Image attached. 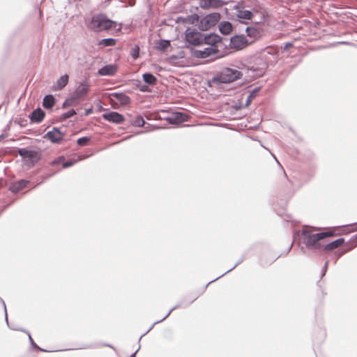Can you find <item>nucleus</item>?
<instances>
[{
    "instance_id": "obj_1",
    "label": "nucleus",
    "mask_w": 357,
    "mask_h": 357,
    "mask_svg": "<svg viewBox=\"0 0 357 357\" xmlns=\"http://www.w3.org/2000/svg\"><path fill=\"white\" fill-rule=\"evenodd\" d=\"M317 230H319V228L305 226L301 231L303 243L307 250L314 252H321L325 239L334 235V232L329 230L315 233Z\"/></svg>"
},
{
    "instance_id": "obj_2",
    "label": "nucleus",
    "mask_w": 357,
    "mask_h": 357,
    "mask_svg": "<svg viewBox=\"0 0 357 357\" xmlns=\"http://www.w3.org/2000/svg\"><path fill=\"white\" fill-rule=\"evenodd\" d=\"M89 26L95 31H102L116 29L119 30L121 29L120 24L108 19L104 15L94 16L91 20Z\"/></svg>"
},
{
    "instance_id": "obj_3",
    "label": "nucleus",
    "mask_w": 357,
    "mask_h": 357,
    "mask_svg": "<svg viewBox=\"0 0 357 357\" xmlns=\"http://www.w3.org/2000/svg\"><path fill=\"white\" fill-rule=\"evenodd\" d=\"M242 73L240 70L225 68L213 77L212 82L217 84H228L240 79Z\"/></svg>"
},
{
    "instance_id": "obj_4",
    "label": "nucleus",
    "mask_w": 357,
    "mask_h": 357,
    "mask_svg": "<svg viewBox=\"0 0 357 357\" xmlns=\"http://www.w3.org/2000/svg\"><path fill=\"white\" fill-rule=\"evenodd\" d=\"M220 19L218 13H213L202 17L199 22V28L202 31H206L215 26Z\"/></svg>"
},
{
    "instance_id": "obj_5",
    "label": "nucleus",
    "mask_w": 357,
    "mask_h": 357,
    "mask_svg": "<svg viewBox=\"0 0 357 357\" xmlns=\"http://www.w3.org/2000/svg\"><path fill=\"white\" fill-rule=\"evenodd\" d=\"M185 40L190 45H202V33L195 29L188 28L185 30Z\"/></svg>"
},
{
    "instance_id": "obj_6",
    "label": "nucleus",
    "mask_w": 357,
    "mask_h": 357,
    "mask_svg": "<svg viewBox=\"0 0 357 357\" xmlns=\"http://www.w3.org/2000/svg\"><path fill=\"white\" fill-rule=\"evenodd\" d=\"M63 137L64 133L58 128L54 127L43 136V138L50 140L53 144H60Z\"/></svg>"
},
{
    "instance_id": "obj_7",
    "label": "nucleus",
    "mask_w": 357,
    "mask_h": 357,
    "mask_svg": "<svg viewBox=\"0 0 357 357\" xmlns=\"http://www.w3.org/2000/svg\"><path fill=\"white\" fill-rule=\"evenodd\" d=\"M252 43V41L248 42L244 36L236 35L231 38L229 45L231 48L241 50Z\"/></svg>"
},
{
    "instance_id": "obj_8",
    "label": "nucleus",
    "mask_w": 357,
    "mask_h": 357,
    "mask_svg": "<svg viewBox=\"0 0 357 357\" xmlns=\"http://www.w3.org/2000/svg\"><path fill=\"white\" fill-rule=\"evenodd\" d=\"M221 43V37L216 33L203 34L202 33V44L210 45L209 47H216L218 49V44Z\"/></svg>"
},
{
    "instance_id": "obj_9",
    "label": "nucleus",
    "mask_w": 357,
    "mask_h": 357,
    "mask_svg": "<svg viewBox=\"0 0 357 357\" xmlns=\"http://www.w3.org/2000/svg\"><path fill=\"white\" fill-rule=\"evenodd\" d=\"M218 52L216 47H208L202 50H196L194 51V55L197 58L206 59L211 56H215Z\"/></svg>"
},
{
    "instance_id": "obj_10",
    "label": "nucleus",
    "mask_w": 357,
    "mask_h": 357,
    "mask_svg": "<svg viewBox=\"0 0 357 357\" xmlns=\"http://www.w3.org/2000/svg\"><path fill=\"white\" fill-rule=\"evenodd\" d=\"M90 84L87 79L82 82L76 88L73 96L78 100L84 96L89 91Z\"/></svg>"
},
{
    "instance_id": "obj_11",
    "label": "nucleus",
    "mask_w": 357,
    "mask_h": 357,
    "mask_svg": "<svg viewBox=\"0 0 357 357\" xmlns=\"http://www.w3.org/2000/svg\"><path fill=\"white\" fill-rule=\"evenodd\" d=\"M102 118L111 123L119 124L124 121V117L122 114L116 112H109L102 114Z\"/></svg>"
},
{
    "instance_id": "obj_12",
    "label": "nucleus",
    "mask_w": 357,
    "mask_h": 357,
    "mask_svg": "<svg viewBox=\"0 0 357 357\" xmlns=\"http://www.w3.org/2000/svg\"><path fill=\"white\" fill-rule=\"evenodd\" d=\"M223 4L222 0H199V6L202 8H220Z\"/></svg>"
},
{
    "instance_id": "obj_13",
    "label": "nucleus",
    "mask_w": 357,
    "mask_h": 357,
    "mask_svg": "<svg viewBox=\"0 0 357 357\" xmlns=\"http://www.w3.org/2000/svg\"><path fill=\"white\" fill-rule=\"evenodd\" d=\"M109 96L112 100L114 98L116 99L119 102L123 105H126L129 104L130 99V98L123 93H111L109 94Z\"/></svg>"
},
{
    "instance_id": "obj_14",
    "label": "nucleus",
    "mask_w": 357,
    "mask_h": 357,
    "mask_svg": "<svg viewBox=\"0 0 357 357\" xmlns=\"http://www.w3.org/2000/svg\"><path fill=\"white\" fill-rule=\"evenodd\" d=\"M116 71V66L107 65L100 68L98 71V73L102 76H112L114 75Z\"/></svg>"
},
{
    "instance_id": "obj_15",
    "label": "nucleus",
    "mask_w": 357,
    "mask_h": 357,
    "mask_svg": "<svg viewBox=\"0 0 357 357\" xmlns=\"http://www.w3.org/2000/svg\"><path fill=\"white\" fill-rule=\"evenodd\" d=\"M344 243V238H340L331 243H324L322 251H332L338 247L341 246Z\"/></svg>"
},
{
    "instance_id": "obj_16",
    "label": "nucleus",
    "mask_w": 357,
    "mask_h": 357,
    "mask_svg": "<svg viewBox=\"0 0 357 357\" xmlns=\"http://www.w3.org/2000/svg\"><path fill=\"white\" fill-rule=\"evenodd\" d=\"M45 117V112L40 109L38 108L33 111L30 115V119L32 122L40 123Z\"/></svg>"
},
{
    "instance_id": "obj_17",
    "label": "nucleus",
    "mask_w": 357,
    "mask_h": 357,
    "mask_svg": "<svg viewBox=\"0 0 357 357\" xmlns=\"http://www.w3.org/2000/svg\"><path fill=\"white\" fill-rule=\"evenodd\" d=\"M28 183H29V181L24 180V179L18 181L13 183L10 186V190L13 193H17L19 191H20L21 190H22L23 188H24L26 186V185L28 184Z\"/></svg>"
},
{
    "instance_id": "obj_18",
    "label": "nucleus",
    "mask_w": 357,
    "mask_h": 357,
    "mask_svg": "<svg viewBox=\"0 0 357 357\" xmlns=\"http://www.w3.org/2000/svg\"><path fill=\"white\" fill-rule=\"evenodd\" d=\"M68 75H63L60 77L59 79H57L56 84L54 85L53 88L55 91H59L63 89L68 82Z\"/></svg>"
},
{
    "instance_id": "obj_19",
    "label": "nucleus",
    "mask_w": 357,
    "mask_h": 357,
    "mask_svg": "<svg viewBox=\"0 0 357 357\" xmlns=\"http://www.w3.org/2000/svg\"><path fill=\"white\" fill-rule=\"evenodd\" d=\"M232 24L227 21L221 22L219 24V30L221 33L228 35L232 31Z\"/></svg>"
},
{
    "instance_id": "obj_20",
    "label": "nucleus",
    "mask_w": 357,
    "mask_h": 357,
    "mask_svg": "<svg viewBox=\"0 0 357 357\" xmlns=\"http://www.w3.org/2000/svg\"><path fill=\"white\" fill-rule=\"evenodd\" d=\"M20 156L24 158L33 159L37 157V152L32 150H28L26 149H20L18 151Z\"/></svg>"
},
{
    "instance_id": "obj_21",
    "label": "nucleus",
    "mask_w": 357,
    "mask_h": 357,
    "mask_svg": "<svg viewBox=\"0 0 357 357\" xmlns=\"http://www.w3.org/2000/svg\"><path fill=\"white\" fill-rule=\"evenodd\" d=\"M253 15L254 13L247 10H239L237 13V17L239 18L240 21L242 22H245L244 20H250Z\"/></svg>"
},
{
    "instance_id": "obj_22",
    "label": "nucleus",
    "mask_w": 357,
    "mask_h": 357,
    "mask_svg": "<svg viewBox=\"0 0 357 357\" xmlns=\"http://www.w3.org/2000/svg\"><path fill=\"white\" fill-rule=\"evenodd\" d=\"M245 32L247 33V36L252 39V42L255 39L259 37L260 32L259 31L252 26H247L245 29Z\"/></svg>"
},
{
    "instance_id": "obj_23",
    "label": "nucleus",
    "mask_w": 357,
    "mask_h": 357,
    "mask_svg": "<svg viewBox=\"0 0 357 357\" xmlns=\"http://www.w3.org/2000/svg\"><path fill=\"white\" fill-rule=\"evenodd\" d=\"M55 103V99L52 95H46L43 98V105L46 109H51Z\"/></svg>"
},
{
    "instance_id": "obj_24",
    "label": "nucleus",
    "mask_w": 357,
    "mask_h": 357,
    "mask_svg": "<svg viewBox=\"0 0 357 357\" xmlns=\"http://www.w3.org/2000/svg\"><path fill=\"white\" fill-rule=\"evenodd\" d=\"M142 78L143 81L149 85L153 86L157 82V78L153 75L149 73H146L143 74Z\"/></svg>"
},
{
    "instance_id": "obj_25",
    "label": "nucleus",
    "mask_w": 357,
    "mask_h": 357,
    "mask_svg": "<svg viewBox=\"0 0 357 357\" xmlns=\"http://www.w3.org/2000/svg\"><path fill=\"white\" fill-rule=\"evenodd\" d=\"M179 307V305H175L174 307H172V309H171V310L167 312V314H166V315H165V316L162 319L158 320V321H157L154 322V323L153 324V325H152V326L149 328V330H148L145 333H144L142 335H141V337H140V338H139V340L142 339V337L144 335H145L147 333H149V331L153 328V326H154V325H155V324H158V323H160V322H161V321H164L166 318H167V317L169 316V314L172 313V312L173 310H174L175 309H176V308H177V307Z\"/></svg>"
},
{
    "instance_id": "obj_26",
    "label": "nucleus",
    "mask_w": 357,
    "mask_h": 357,
    "mask_svg": "<svg viewBox=\"0 0 357 357\" xmlns=\"http://www.w3.org/2000/svg\"><path fill=\"white\" fill-rule=\"evenodd\" d=\"M116 44V40L114 38H109L100 40L98 42L99 45L103 46H114Z\"/></svg>"
},
{
    "instance_id": "obj_27",
    "label": "nucleus",
    "mask_w": 357,
    "mask_h": 357,
    "mask_svg": "<svg viewBox=\"0 0 357 357\" xmlns=\"http://www.w3.org/2000/svg\"><path fill=\"white\" fill-rule=\"evenodd\" d=\"M259 89L258 88H255L250 93L245 101V106H248L250 104L252 100L257 96V94L259 92Z\"/></svg>"
},
{
    "instance_id": "obj_28",
    "label": "nucleus",
    "mask_w": 357,
    "mask_h": 357,
    "mask_svg": "<svg viewBox=\"0 0 357 357\" xmlns=\"http://www.w3.org/2000/svg\"><path fill=\"white\" fill-rule=\"evenodd\" d=\"M170 46V41L168 40H160L157 43V47L160 50H165Z\"/></svg>"
},
{
    "instance_id": "obj_29",
    "label": "nucleus",
    "mask_w": 357,
    "mask_h": 357,
    "mask_svg": "<svg viewBox=\"0 0 357 357\" xmlns=\"http://www.w3.org/2000/svg\"><path fill=\"white\" fill-rule=\"evenodd\" d=\"M131 124L134 126L142 127L145 124V121L141 116H137L132 121Z\"/></svg>"
},
{
    "instance_id": "obj_30",
    "label": "nucleus",
    "mask_w": 357,
    "mask_h": 357,
    "mask_svg": "<svg viewBox=\"0 0 357 357\" xmlns=\"http://www.w3.org/2000/svg\"><path fill=\"white\" fill-rule=\"evenodd\" d=\"M77 100L72 95V96L66 99L63 103V107H67L75 105Z\"/></svg>"
},
{
    "instance_id": "obj_31",
    "label": "nucleus",
    "mask_w": 357,
    "mask_h": 357,
    "mask_svg": "<svg viewBox=\"0 0 357 357\" xmlns=\"http://www.w3.org/2000/svg\"><path fill=\"white\" fill-rule=\"evenodd\" d=\"M171 123H180L184 121L183 114L182 113H176L174 118L169 119Z\"/></svg>"
},
{
    "instance_id": "obj_32",
    "label": "nucleus",
    "mask_w": 357,
    "mask_h": 357,
    "mask_svg": "<svg viewBox=\"0 0 357 357\" xmlns=\"http://www.w3.org/2000/svg\"><path fill=\"white\" fill-rule=\"evenodd\" d=\"M139 54V47L138 45H135L130 52V55L133 59H137Z\"/></svg>"
},
{
    "instance_id": "obj_33",
    "label": "nucleus",
    "mask_w": 357,
    "mask_h": 357,
    "mask_svg": "<svg viewBox=\"0 0 357 357\" xmlns=\"http://www.w3.org/2000/svg\"><path fill=\"white\" fill-rule=\"evenodd\" d=\"M75 114H76V112L75 109H70L66 112H64L62 115H61V119L62 120H66L73 116H74Z\"/></svg>"
},
{
    "instance_id": "obj_34",
    "label": "nucleus",
    "mask_w": 357,
    "mask_h": 357,
    "mask_svg": "<svg viewBox=\"0 0 357 357\" xmlns=\"http://www.w3.org/2000/svg\"><path fill=\"white\" fill-rule=\"evenodd\" d=\"M90 138L88 137H83L81 138H79L77 141V143L79 146H84L86 145V142L89 141Z\"/></svg>"
},
{
    "instance_id": "obj_35",
    "label": "nucleus",
    "mask_w": 357,
    "mask_h": 357,
    "mask_svg": "<svg viewBox=\"0 0 357 357\" xmlns=\"http://www.w3.org/2000/svg\"><path fill=\"white\" fill-rule=\"evenodd\" d=\"M75 162H76V160H68L66 162H63L62 167H63V168L70 167L73 166L75 163Z\"/></svg>"
},
{
    "instance_id": "obj_36",
    "label": "nucleus",
    "mask_w": 357,
    "mask_h": 357,
    "mask_svg": "<svg viewBox=\"0 0 357 357\" xmlns=\"http://www.w3.org/2000/svg\"><path fill=\"white\" fill-rule=\"evenodd\" d=\"M63 160V157H59L50 162L52 166H56L59 165Z\"/></svg>"
},
{
    "instance_id": "obj_37",
    "label": "nucleus",
    "mask_w": 357,
    "mask_h": 357,
    "mask_svg": "<svg viewBox=\"0 0 357 357\" xmlns=\"http://www.w3.org/2000/svg\"><path fill=\"white\" fill-rule=\"evenodd\" d=\"M0 302L2 303L3 309H4L6 321L7 322V324H8L6 303H5L4 301L1 297H0Z\"/></svg>"
},
{
    "instance_id": "obj_38",
    "label": "nucleus",
    "mask_w": 357,
    "mask_h": 357,
    "mask_svg": "<svg viewBox=\"0 0 357 357\" xmlns=\"http://www.w3.org/2000/svg\"><path fill=\"white\" fill-rule=\"evenodd\" d=\"M27 334H28V335H29V341H30V342H31V345H32L33 347H35V348H36V349H39V350L44 351L43 349H40L39 347H38V346H37V344L33 342V339H32V337H31V335H30V333H29V332H27Z\"/></svg>"
},
{
    "instance_id": "obj_39",
    "label": "nucleus",
    "mask_w": 357,
    "mask_h": 357,
    "mask_svg": "<svg viewBox=\"0 0 357 357\" xmlns=\"http://www.w3.org/2000/svg\"><path fill=\"white\" fill-rule=\"evenodd\" d=\"M242 261V260H240L238 262H237L232 268H231L230 269H229L228 271H227L225 273H222L221 275H220L219 277L216 278V279H219L221 277H222L223 275H225V274H227V273L230 272L231 271L234 270L241 262Z\"/></svg>"
},
{
    "instance_id": "obj_40",
    "label": "nucleus",
    "mask_w": 357,
    "mask_h": 357,
    "mask_svg": "<svg viewBox=\"0 0 357 357\" xmlns=\"http://www.w3.org/2000/svg\"><path fill=\"white\" fill-rule=\"evenodd\" d=\"M328 261H326L324 264V266L323 267V270H322V273H321V277L324 276L326 272V270H327V268H328Z\"/></svg>"
},
{
    "instance_id": "obj_41",
    "label": "nucleus",
    "mask_w": 357,
    "mask_h": 357,
    "mask_svg": "<svg viewBox=\"0 0 357 357\" xmlns=\"http://www.w3.org/2000/svg\"><path fill=\"white\" fill-rule=\"evenodd\" d=\"M347 251H349V250H345L344 251H341V252H337L336 255H337V257H336V260L337 259H339L340 257H342L344 253H346Z\"/></svg>"
},
{
    "instance_id": "obj_42",
    "label": "nucleus",
    "mask_w": 357,
    "mask_h": 357,
    "mask_svg": "<svg viewBox=\"0 0 357 357\" xmlns=\"http://www.w3.org/2000/svg\"><path fill=\"white\" fill-rule=\"evenodd\" d=\"M141 91H144V92H145V91H150V90H149V87H148L147 86H142V88H141Z\"/></svg>"
},
{
    "instance_id": "obj_43",
    "label": "nucleus",
    "mask_w": 357,
    "mask_h": 357,
    "mask_svg": "<svg viewBox=\"0 0 357 357\" xmlns=\"http://www.w3.org/2000/svg\"><path fill=\"white\" fill-rule=\"evenodd\" d=\"M260 22H263L265 19V15L264 13H260Z\"/></svg>"
},
{
    "instance_id": "obj_44",
    "label": "nucleus",
    "mask_w": 357,
    "mask_h": 357,
    "mask_svg": "<svg viewBox=\"0 0 357 357\" xmlns=\"http://www.w3.org/2000/svg\"><path fill=\"white\" fill-rule=\"evenodd\" d=\"M292 46V44L291 43H287L284 47V50H288L290 47Z\"/></svg>"
},
{
    "instance_id": "obj_45",
    "label": "nucleus",
    "mask_w": 357,
    "mask_h": 357,
    "mask_svg": "<svg viewBox=\"0 0 357 357\" xmlns=\"http://www.w3.org/2000/svg\"><path fill=\"white\" fill-rule=\"evenodd\" d=\"M139 348H138V349H137V350H136L133 354H132L130 356V357H135V355H136V354L137 353V351H139Z\"/></svg>"
},
{
    "instance_id": "obj_46",
    "label": "nucleus",
    "mask_w": 357,
    "mask_h": 357,
    "mask_svg": "<svg viewBox=\"0 0 357 357\" xmlns=\"http://www.w3.org/2000/svg\"><path fill=\"white\" fill-rule=\"evenodd\" d=\"M216 280H217V279L215 278V279H214V280H213L210 281V282L208 283V284H206V287H208V285L209 284L212 283L213 282L215 281Z\"/></svg>"
},
{
    "instance_id": "obj_47",
    "label": "nucleus",
    "mask_w": 357,
    "mask_h": 357,
    "mask_svg": "<svg viewBox=\"0 0 357 357\" xmlns=\"http://www.w3.org/2000/svg\"><path fill=\"white\" fill-rule=\"evenodd\" d=\"M292 245H293V243L291 244V245L289 246V248H288V251L291 250V248H292Z\"/></svg>"
},
{
    "instance_id": "obj_48",
    "label": "nucleus",
    "mask_w": 357,
    "mask_h": 357,
    "mask_svg": "<svg viewBox=\"0 0 357 357\" xmlns=\"http://www.w3.org/2000/svg\"><path fill=\"white\" fill-rule=\"evenodd\" d=\"M91 109H88V110H86V114H90V113H91Z\"/></svg>"
},
{
    "instance_id": "obj_49",
    "label": "nucleus",
    "mask_w": 357,
    "mask_h": 357,
    "mask_svg": "<svg viewBox=\"0 0 357 357\" xmlns=\"http://www.w3.org/2000/svg\"><path fill=\"white\" fill-rule=\"evenodd\" d=\"M105 346H107V347H112L110 344H104Z\"/></svg>"
},
{
    "instance_id": "obj_50",
    "label": "nucleus",
    "mask_w": 357,
    "mask_h": 357,
    "mask_svg": "<svg viewBox=\"0 0 357 357\" xmlns=\"http://www.w3.org/2000/svg\"><path fill=\"white\" fill-rule=\"evenodd\" d=\"M273 158H274L275 160H277V159H276V158H275V155H273ZM276 161L278 162V160H276Z\"/></svg>"
},
{
    "instance_id": "obj_51",
    "label": "nucleus",
    "mask_w": 357,
    "mask_h": 357,
    "mask_svg": "<svg viewBox=\"0 0 357 357\" xmlns=\"http://www.w3.org/2000/svg\"><path fill=\"white\" fill-rule=\"evenodd\" d=\"M196 300V298H194L193 300H192V302H194V301Z\"/></svg>"
},
{
    "instance_id": "obj_52",
    "label": "nucleus",
    "mask_w": 357,
    "mask_h": 357,
    "mask_svg": "<svg viewBox=\"0 0 357 357\" xmlns=\"http://www.w3.org/2000/svg\"><path fill=\"white\" fill-rule=\"evenodd\" d=\"M196 300V298H194L193 300H192V302H194V301Z\"/></svg>"
},
{
    "instance_id": "obj_53",
    "label": "nucleus",
    "mask_w": 357,
    "mask_h": 357,
    "mask_svg": "<svg viewBox=\"0 0 357 357\" xmlns=\"http://www.w3.org/2000/svg\"><path fill=\"white\" fill-rule=\"evenodd\" d=\"M196 300V298H194L193 300H192V302H194V301Z\"/></svg>"
},
{
    "instance_id": "obj_54",
    "label": "nucleus",
    "mask_w": 357,
    "mask_h": 357,
    "mask_svg": "<svg viewBox=\"0 0 357 357\" xmlns=\"http://www.w3.org/2000/svg\"><path fill=\"white\" fill-rule=\"evenodd\" d=\"M267 52H268V54H271V52L269 50H267Z\"/></svg>"
}]
</instances>
